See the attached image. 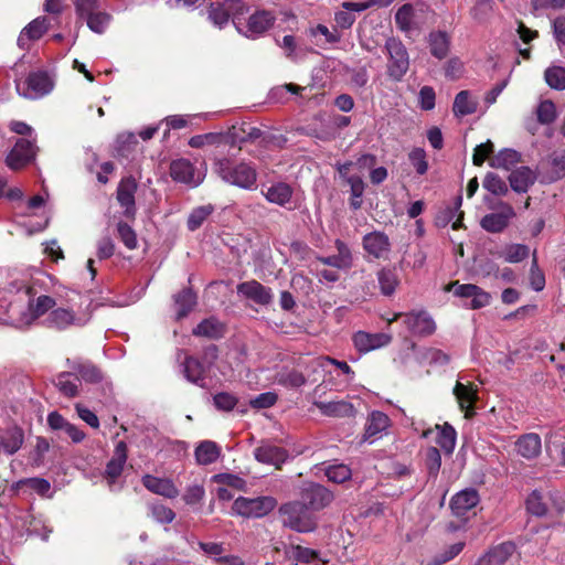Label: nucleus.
<instances>
[{
  "instance_id": "nucleus-8",
  "label": "nucleus",
  "mask_w": 565,
  "mask_h": 565,
  "mask_svg": "<svg viewBox=\"0 0 565 565\" xmlns=\"http://www.w3.org/2000/svg\"><path fill=\"white\" fill-rule=\"evenodd\" d=\"M493 209L497 211L486 214L480 221V226L488 233H501L515 217V211L512 205L503 201L498 202Z\"/></svg>"
},
{
  "instance_id": "nucleus-62",
  "label": "nucleus",
  "mask_w": 565,
  "mask_h": 565,
  "mask_svg": "<svg viewBox=\"0 0 565 565\" xmlns=\"http://www.w3.org/2000/svg\"><path fill=\"white\" fill-rule=\"evenodd\" d=\"M87 22L88 28L95 32V33H103L110 20V15L106 12L97 11L87 19H85Z\"/></svg>"
},
{
  "instance_id": "nucleus-21",
  "label": "nucleus",
  "mask_w": 565,
  "mask_h": 565,
  "mask_svg": "<svg viewBox=\"0 0 565 565\" xmlns=\"http://www.w3.org/2000/svg\"><path fill=\"white\" fill-rule=\"evenodd\" d=\"M392 340V337L387 333H369L364 331H358L353 335V343L358 351L370 352L387 345Z\"/></svg>"
},
{
  "instance_id": "nucleus-5",
  "label": "nucleus",
  "mask_w": 565,
  "mask_h": 565,
  "mask_svg": "<svg viewBox=\"0 0 565 565\" xmlns=\"http://www.w3.org/2000/svg\"><path fill=\"white\" fill-rule=\"evenodd\" d=\"M387 53V75L395 82H401L409 68V56L401 40L390 38L385 42Z\"/></svg>"
},
{
  "instance_id": "nucleus-12",
  "label": "nucleus",
  "mask_w": 565,
  "mask_h": 565,
  "mask_svg": "<svg viewBox=\"0 0 565 565\" xmlns=\"http://www.w3.org/2000/svg\"><path fill=\"white\" fill-rule=\"evenodd\" d=\"M398 317H402V315H395L390 322L395 321ZM403 317L405 326L414 335L426 337L433 334L436 330V323L427 311H412L403 315Z\"/></svg>"
},
{
  "instance_id": "nucleus-16",
  "label": "nucleus",
  "mask_w": 565,
  "mask_h": 565,
  "mask_svg": "<svg viewBox=\"0 0 565 565\" xmlns=\"http://www.w3.org/2000/svg\"><path fill=\"white\" fill-rule=\"evenodd\" d=\"M237 294L260 306H267L273 301L271 289L262 285L257 280L238 284Z\"/></svg>"
},
{
  "instance_id": "nucleus-26",
  "label": "nucleus",
  "mask_w": 565,
  "mask_h": 565,
  "mask_svg": "<svg viewBox=\"0 0 565 565\" xmlns=\"http://www.w3.org/2000/svg\"><path fill=\"white\" fill-rule=\"evenodd\" d=\"M515 449L518 455L524 459H535L542 451L541 437L535 433L524 434L515 441Z\"/></svg>"
},
{
  "instance_id": "nucleus-41",
  "label": "nucleus",
  "mask_w": 565,
  "mask_h": 565,
  "mask_svg": "<svg viewBox=\"0 0 565 565\" xmlns=\"http://www.w3.org/2000/svg\"><path fill=\"white\" fill-rule=\"evenodd\" d=\"M477 109V103L470 98L467 90L459 92L454 102L452 110L458 117H463L473 114Z\"/></svg>"
},
{
  "instance_id": "nucleus-3",
  "label": "nucleus",
  "mask_w": 565,
  "mask_h": 565,
  "mask_svg": "<svg viewBox=\"0 0 565 565\" xmlns=\"http://www.w3.org/2000/svg\"><path fill=\"white\" fill-rule=\"evenodd\" d=\"M216 172L227 183L250 190L257 181L256 169L246 162L233 164L228 159L216 162Z\"/></svg>"
},
{
  "instance_id": "nucleus-10",
  "label": "nucleus",
  "mask_w": 565,
  "mask_h": 565,
  "mask_svg": "<svg viewBox=\"0 0 565 565\" xmlns=\"http://www.w3.org/2000/svg\"><path fill=\"white\" fill-rule=\"evenodd\" d=\"M55 306V300L50 296H40L31 301L28 307L13 320L15 328L23 329L31 326L38 318L45 315Z\"/></svg>"
},
{
  "instance_id": "nucleus-14",
  "label": "nucleus",
  "mask_w": 565,
  "mask_h": 565,
  "mask_svg": "<svg viewBox=\"0 0 565 565\" xmlns=\"http://www.w3.org/2000/svg\"><path fill=\"white\" fill-rule=\"evenodd\" d=\"M254 457L258 462L271 465L279 469L289 458V454L270 441H263L254 449Z\"/></svg>"
},
{
  "instance_id": "nucleus-39",
  "label": "nucleus",
  "mask_w": 565,
  "mask_h": 565,
  "mask_svg": "<svg viewBox=\"0 0 565 565\" xmlns=\"http://www.w3.org/2000/svg\"><path fill=\"white\" fill-rule=\"evenodd\" d=\"M174 305L177 310V318L182 319L196 305V295L191 289H184L174 296Z\"/></svg>"
},
{
  "instance_id": "nucleus-59",
  "label": "nucleus",
  "mask_w": 565,
  "mask_h": 565,
  "mask_svg": "<svg viewBox=\"0 0 565 565\" xmlns=\"http://www.w3.org/2000/svg\"><path fill=\"white\" fill-rule=\"evenodd\" d=\"M149 509L151 516L159 523L169 524L175 518V513L164 504L153 503L149 507Z\"/></svg>"
},
{
  "instance_id": "nucleus-9",
  "label": "nucleus",
  "mask_w": 565,
  "mask_h": 565,
  "mask_svg": "<svg viewBox=\"0 0 565 565\" xmlns=\"http://www.w3.org/2000/svg\"><path fill=\"white\" fill-rule=\"evenodd\" d=\"M300 497L301 502L308 505L313 513L330 505L334 499L333 493L329 489L315 482L305 484L301 489Z\"/></svg>"
},
{
  "instance_id": "nucleus-1",
  "label": "nucleus",
  "mask_w": 565,
  "mask_h": 565,
  "mask_svg": "<svg viewBox=\"0 0 565 565\" xmlns=\"http://www.w3.org/2000/svg\"><path fill=\"white\" fill-rule=\"evenodd\" d=\"M90 299L81 295L70 299L67 308H56L49 312L45 324L56 330H65L70 327H83L90 319Z\"/></svg>"
},
{
  "instance_id": "nucleus-23",
  "label": "nucleus",
  "mask_w": 565,
  "mask_h": 565,
  "mask_svg": "<svg viewBox=\"0 0 565 565\" xmlns=\"http://www.w3.org/2000/svg\"><path fill=\"white\" fill-rule=\"evenodd\" d=\"M454 395L458 401L460 409L465 412V417H472L475 415V403L478 399L477 388L472 384L467 385L457 382L454 387Z\"/></svg>"
},
{
  "instance_id": "nucleus-52",
  "label": "nucleus",
  "mask_w": 565,
  "mask_h": 565,
  "mask_svg": "<svg viewBox=\"0 0 565 565\" xmlns=\"http://www.w3.org/2000/svg\"><path fill=\"white\" fill-rule=\"evenodd\" d=\"M23 486L29 487L41 495L47 494L51 489L50 482L43 478H28L19 480L14 483L13 488L19 490Z\"/></svg>"
},
{
  "instance_id": "nucleus-35",
  "label": "nucleus",
  "mask_w": 565,
  "mask_h": 565,
  "mask_svg": "<svg viewBox=\"0 0 565 565\" xmlns=\"http://www.w3.org/2000/svg\"><path fill=\"white\" fill-rule=\"evenodd\" d=\"M221 449L216 443L211 440H204L199 444L195 448V460L199 465H211L220 457Z\"/></svg>"
},
{
  "instance_id": "nucleus-13",
  "label": "nucleus",
  "mask_w": 565,
  "mask_h": 565,
  "mask_svg": "<svg viewBox=\"0 0 565 565\" xmlns=\"http://www.w3.org/2000/svg\"><path fill=\"white\" fill-rule=\"evenodd\" d=\"M170 175L177 182H182L191 186L199 185L204 179V172L195 169L186 159H178L170 164Z\"/></svg>"
},
{
  "instance_id": "nucleus-7",
  "label": "nucleus",
  "mask_w": 565,
  "mask_h": 565,
  "mask_svg": "<svg viewBox=\"0 0 565 565\" xmlns=\"http://www.w3.org/2000/svg\"><path fill=\"white\" fill-rule=\"evenodd\" d=\"M55 85L54 77L46 71L31 72L23 86L17 84V90L21 96L28 99H39L49 95Z\"/></svg>"
},
{
  "instance_id": "nucleus-48",
  "label": "nucleus",
  "mask_w": 565,
  "mask_h": 565,
  "mask_svg": "<svg viewBox=\"0 0 565 565\" xmlns=\"http://www.w3.org/2000/svg\"><path fill=\"white\" fill-rule=\"evenodd\" d=\"M529 254V246L524 244H510L504 247L502 257L507 263L515 264L524 260Z\"/></svg>"
},
{
  "instance_id": "nucleus-61",
  "label": "nucleus",
  "mask_w": 565,
  "mask_h": 565,
  "mask_svg": "<svg viewBox=\"0 0 565 565\" xmlns=\"http://www.w3.org/2000/svg\"><path fill=\"white\" fill-rule=\"evenodd\" d=\"M237 403V397L227 392H221L213 396L214 406L222 412L233 411Z\"/></svg>"
},
{
  "instance_id": "nucleus-2",
  "label": "nucleus",
  "mask_w": 565,
  "mask_h": 565,
  "mask_svg": "<svg viewBox=\"0 0 565 565\" xmlns=\"http://www.w3.org/2000/svg\"><path fill=\"white\" fill-rule=\"evenodd\" d=\"M282 524L299 533L313 532L318 519L315 513L301 501L284 503L279 508Z\"/></svg>"
},
{
  "instance_id": "nucleus-46",
  "label": "nucleus",
  "mask_w": 565,
  "mask_h": 565,
  "mask_svg": "<svg viewBox=\"0 0 565 565\" xmlns=\"http://www.w3.org/2000/svg\"><path fill=\"white\" fill-rule=\"evenodd\" d=\"M546 84L557 90L565 89V67L563 66H550L544 73Z\"/></svg>"
},
{
  "instance_id": "nucleus-63",
  "label": "nucleus",
  "mask_w": 565,
  "mask_h": 565,
  "mask_svg": "<svg viewBox=\"0 0 565 565\" xmlns=\"http://www.w3.org/2000/svg\"><path fill=\"white\" fill-rule=\"evenodd\" d=\"M213 481L237 490H245L247 486L246 481L242 477L232 473L215 475L213 477Z\"/></svg>"
},
{
  "instance_id": "nucleus-36",
  "label": "nucleus",
  "mask_w": 565,
  "mask_h": 565,
  "mask_svg": "<svg viewBox=\"0 0 565 565\" xmlns=\"http://www.w3.org/2000/svg\"><path fill=\"white\" fill-rule=\"evenodd\" d=\"M70 367L76 372L82 380L89 383H97L102 381V372L97 366L88 361H70Z\"/></svg>"
},
{
  "instance_id": "nucleus-44",
  "label": "nucleus",
  "mask_w": 565,
  "mask_h": 565,
  "mask_svg": "<svg viewBox=\"0 0 565 565\" xmlns=\"http://www.w3.org/2000/svg\"><path fill=\"white\" fill-rule=\"evenodd\" d=\"M465 545V542H457L447 546L445 550L434 555L427 565H444L452 561L462 552Z\"/></svg>"
},
{
  "instance_id": "nucleus-56",
  "label": "nucleus",
  "mask_w": 565,
  "mask_h": 565,
  "mask_svg": "<svg viewBox=\"0 0 565 565\" xmlns=\"http://www.w3.org/2000/svg\"><path fill=\"white\" fill-rule=\"evenodd\" d=\"M526 509L530 513L536 516H543L547 512V507L543 501V497L540 491L534 490L526 499Z\"/></svg>"
},
{
  "instance_id": "nucleus-55",
  "label": "nucleus",
  "mask_w": 565,
  "mask_h": 565,
  "mask_svg": "<svg viewBox=\"0 0 565 565\" xmlns=\"http://www.w3.org/2000/svg\"><path fill=\"white\" fill-rule=\"evenodd\" d=\"M483 188L487 189L494 195H505L508 193V186L505 182L495 173H487L483 180Z\"/></svg>"
},
{
  "instance_id": "nucleus-45",
  "label": "nucleus",
  "mask_w": 565,
  "mask_h": 565,
  "mask_svg": "<svg viewBox=\"0 0 565 565\" xmlns=\"http://www.w3.org/2000/svg\"><path fill=\"white\" fill-rule=\"evenodd\" d=\"M305 375L297 370H285L278 372L276 375V382L279 385L297 388L306 384Z\"/></svg>"
},
{
  "instance_id": "nucleus-22",
  "label": "nucleus",
  "mask_w": 565,
  "mask_h": 565,
  "mask_svg": "<svg viewBox=\"0 0 565 565\" xmlns=\"http://www.w3.org/2000/svg\"><path fill=\"white\" fill-rule=\"evenodd\" d=\"M142 484L150 492L168 499H174L179 495L178 487L169 478H158L152 475H146L142 477Z\"/></svg>"
},
{
  "instance_id": "nucleus-58",
  "label": "nucleus",
  "mask_w": 565,
  "mask_h": 565,
  "mask_svg": "<svg viewBox=\"0 0 565 565\" xmlns=\"http://www.w3.org/2000/svg\"><path fill=\"white\" fill-rule=\"evenodd\" d=\"M315 364L319 367L326 369L328 365H335L344 375L348 376V381L351 382L354 377V372L351 366L344 361H338L330 356L318 358L315 361Z\"/></svg>"
},
{
  "instance_id": "nucleus-42",
  "label": "nucleus",
  "mask_w": 565,
  "mask_h": 565,
  "mask_svg": "<svg viewBox=\"0 0 565 565\" xmlns=\"http://www.w3.org/2000/svg\"><path fill=\"white\" fill-rule=\"evenodd\" d=\"M78 382L79 379L72 373L63 372L56 376L55 385L63 395L74 397L78 393Z\"/></svg>"
},
{
  "instance_id": "nucleus-40",
  "label": "nucleus",
  "mask_w": 565,
  "mask_h": 565,
  "mask_svg": "<svg viewBox=\"0 0 565 565\" xmlns=\"http://www.w3.org/2000/svg\"><path fill=\"white\" fill-rule=\"evenodd\" d=\"M520 161L521 156L518 151L513 149H503L491 159L490 166L497 169L510 170Z\"/></svg>"
},
{
  "instance_id": "nucleus-19",
  "label": "nucleus",
  "mask_w": 565,
  "mask_h": 565,
  "mask_svg": "<svg viewBox=\"0 0 565 565\" xmlns=\"http://www.w3.org/2000/svg\"><path fill=\"white\" fill-rule=\"evenodd\" d=\"M275 18L271 12L266 10L256 11L247 21L246 30H242L243 35L249 39H256L265 33L274 23Z\"/></svg>"
},
{
  "instance_id": "nucleus-57",
  "label": "nucleus",
  "mask_w": 565,
  "mask_h": 565,
  "mask_svg": "<svg viewBox=\"0 0 565 565\" xmlns=\"http://www.w3.org/2000/svg\"><path fill=\"white\" fill-rule=\"evenodd\" d=\"M537 120L543 125L552 124L556 119V107L552 100H543L536 109Z\"/></svg>"
},
{
  "instance_id": "nucleus-53",
  "label": "nucleus",
  "mask_w": 565,
  "mask_h": 565,
  "mask_svg": "<svg viewBox=\"0 0 565 565\" xmlns=\"http://www.w3.org/2000/svg\"><path fill=\"white\" fill-rule=\"evenodd\" d=\"M530 286L534 291H542L545 287V275L540 269L536 254H533L530 267Z\"/></svg>"
},
{
  "instance_id": "nucleus-47",
  "label": "nucleus",
  "mask_w": 565,
  "mask_h": 565,
  "mask_svg": "<svg viewBox=\"0 0 565 565\" xmlns=\"http://www.w3.org/2000/svg\"><path fill=\"white\" fill-rule=\"evenodd\" d=\"M324 475L331 482L343 483L351 479L352 471L344 463H333L326 468Z\"/></svg>"
},
{
  "instance_id": "nucleus-43",
  "label": "nucleus",
  "mask_w": 565,
  "mask_h": 565,
  "mask_svg": "<svg viewBox=\"0 0 565 565\" xmlns=\"http://www.w3.org/2000/svg\"><path fill=\"white\" fill-rule=\"evenodd\" d=\"M214 212L212 204L201 205L191 211L188 217L186 226L191 232L200 228L206 218Z\"/></svg>"
},
{
  "instance_id": "nucleus-33",
  "label": "nucleus",
  "mask_w": 565,
  "mask_h": 565,
  "mask_svg": "<svg viewBox=\"0 0 565 565\" xmlns=\"http://www.w3.org/2000/svg\"><path fill=\"white\" fill-rule=\"evenodd\" d=\"M437 430L436 443L440 446L445 454L451 455L456 447L457 433L456 429L449 424L436 425Z\"/></svg>"
},
{
  "instance_id": "nucleus-11",
  "label": "nucleus",
  "mask_w": 565,
  "mask_h": 565,
  "mask_svg": "<svg viewBox=\"0 0 565 565\" xmlns=\"http://www.w3.org/2000/svg\"><path fill=\"white\" fill-rule=\"evenodd\" d=\"M515 553L516 545L513 542H502L490 546L472 565H507Z\"/></svg>"
},
{
  "instance_id": "nucleus-27",
  "label": "nucleus",
  "mask_w": 565,
  "mask_h": 565,
  "mask_svg": "<svg viewBox=\"0 0 565 565\" xmlns=\"http://www.w3.org/2000/svg\"><path fill=\"white\" fill-rule=\"evenodd\" d=\"M24 444V433L13 426L0 434V455L12 456L18 452Z\"/></svg>"
},
{
  "instance_id": "nucleus-29",
  "label": "nucleus",
  "mask_w": 565,
  "mask_h": 565,
  "mask_svg": "<svg viewBox=\"0 0 565 565\" xmlns=\"http://www.w3.org/2000/svg\"><path fill=\"white\" fill-rule=\"evenodd\" d=\"M50 21L45 17H39L31 21L20 33L18 45L28 47L30 41L39 40L49 29Z\"/></svg>"
},
{
  "instance_id": "nucleus-18",
  "label": "nucleus",
  "mask_w": 565,
  "mask_h": 565,
  "mask_svg": "<svg viewBox=\"0 0 565 565\" xmlns=\"http://www.w3.org/2000/svg\"><path fill=\"white\" fill-rule=\"evenodd\" d=\"M127 452L128 450L126 443L122 440L118 441L115 446L114 455L107 462L105 469V478L107 479L110 488L115 484L116 480L119 478L124 470L128 458Z\"/></svg>"
},
{
  "instance_id": "nucleus-64",
  "label": "nucleus",
  "mask_w": 565,
  "mask_h": 565,
  "mask_svg": "<svg viewBox=\"0 0 565 565\" xmlns=\"http://www.w3.org/2000/svg\"><path fill=\"white\" fill-rule=\"evenodd\" d=\"M99 7V0H75L76 12L83 19L97 12Z\"/></svg>"
},
{
  "instance_id": "nucleus-24",
  "label": "nucleus",
  "mask_w": 565,
  "mask_h": 565,
  "mask_svg": "<svg viewBox=\"0 0 565 565\" xmlns=\"http://www.w3.org/2000/svg\"><path fill=\"white\" fill-rule=\"evenodd\" d=\"M480 498L476 489L468 488L456 493L450 502L451 511L457 516H463L468 511L477 507Z\"/></svg>"
},
{
  "instance_id": "nucleus-28",
  "label": "nucleus",
  "mask_w": 565,
  "mask_h": 565,
  "mask_svg": "<svg viewBox=\"0 0 565 565\" xmlns=\"http://www.w3.org/2000/svg\"><path fill=\"white\" fill-rule=\"evenodd\" d=\"M390 426V418L386 414L374 411L372 412L366 420L365 431L363 435V440L373 443L377 439L381 434L386 430Z\"/></svg>"
},
{
  "instance_id": "nucleus-31",
  "label": "nucleus",
  "mask_w": 565,
  "mask_h": 565,
  "mask_svg": "<svg viewBox=\"0 0 565 565\" xmlns=\"http://www.w3.org/2000/svg\"><path fill=\"white\" fill-rule=\"evenodd\" d=\"M209 366L193 356H188L183 362V373L185 379L200 387H205L206 385L205 374Z\"/></svg>"
},
{
  "instance_id": "nucleus-25",
  "label": "nucleus",
  "mask_w": 565,
  "mask_h": 565,
  "mask_svg": "<svg viewBox=\"0 0 565 565\" xmlns=\"http://www.w3.org/2000/svg\"><path fill=\"white\" fill-rule=\"evenodd\" d=\"M313 405L328 417H353L355 415L354 406L344 399L315 401Z\"/></svg>"
},
{
  "instance_id": "nucleus-6",
  "label": "nucleus",
  "mask_w": 565,
  "mask_h": 565,
  "mask_svg": "<svg viewBox=\"0 0 565 565\" xmlns=\"http://www.w3.org/2000/svg\"><path fill=\"white\" fill-rule=\"evenodd\" d=\"M247 11L243 0H223L212 2L209 9V19L217 28H223L228 23L230 17H233V23L241 32L239 17Z\"/></svg>"
},
{
  "instance_id": "nucleus-51",
  "label": "nucleus",
  "mask_w": 565,
  "mask_h": 565,
  "mask_svg": "<svg viewBox=\"0 0 565 565\" xmlns=\"http://www.w3.org/2000/svg\"><path fill=\"white\" fill-rule=\"evenodd\" d=\"M222 332V326L215 319H205L201 323H199L193 333L195 335H202L207 338H216Z\"/></svg>"
},
{
  "instance_id": "nucleus-60",
  "label": "nucleus",
  "mask_w": 565,
  "mask_h": 565,
  "mask_svg": "<svg viewBox=\"0 0 565 565\" xmlns=\"http://www.w3.org/2000/svg\"><path fill=\"white\" fill-rule=\"evenodd\" d=\"M408 160L418 174L423 175L427 172L428 162L426 158V151L423 148H414L408 153Z\"/></svg>"
},
{
  "instance_id": "nucleus-49",
  "label": "nucleus",
  "mask_w": 565,
  "mask_h": 565,
  "mask_svg": "<svg viewBox=\"0 0 565 565\" xmlns=\"http://www.w3.org/2000/svg\"><path fill=\"white\" fill-rule=\"evenodd\" d=\"M414 8L412 4H403L395 13L396 25L402 31H411L413 28Z\"/></svg>"
},
{
  "instance_id": "nucleus-50",
  "label": "nucleus",
  "mask_w": 565,
  "mask_h": 565,
  "mask_svg": "<svg viewBox=\"0 0 565 565\" xmlns=\"http://www.w3.org/2000/svg\"><path fill=\"white\" fill-rule=\"evenodd\" d=\"M117 233L124 245L132 250L138 247L137 234L134 228L125 222L117 223Z\"/></svg>"
},
{
  "instance_id": "nucleus-17",
  "label": "nucleus",
  "mask_w": 565,
  "mask_h": 565,
  "mask_svg": "<svg viewBox=\"0 0 565 565\" xmlns=\"http://www.w3.org/2000/svg\"><path fill=\"white\" fill-rule=\"evenodd\" d=\"M363 248L372 257L386 258L391 250L388 236L380 231H374L363 236Z\"/></svg>"
},
{
  "instance_id": "nucleus-32",
  "label": "nucleus",
  "mask_w": 565,
  "mask_h": 565,
  "mask_svg": "<svg viewBox=\"0 0 565 565\" xmlns=\"http://www.w3.org/2000/svg\"><path fill=\"white\" fill-rule=\"evenodd\" d=\"M535 179V173L529 167H520L509 175L510 185L518 193L526 192Z\"/></svg>"
},
{
  "instance_id": "nucleus-20",
  "label": "nucleus",
  "mask_w": 565,
  "mask_h": 565,
  "mask_svg": "<svg viewBox=\"0 0 565 565\" xmlns=\"http://www.w3.org/2000/svg\"><path fill=\"white\" fill-rule=\"evenodd\" d=\"M137 183L134 178L122 179L117 189V200L125 209L126 217L134 218L136 214L135 193Z\"/></svg>"
},
{
  "instance_id": "nucleus-15",
  "label": "nucleus",
  "mask_w": 565,
  "mask_h": 565,
  "mask_svg": "<svg viewBox=\"0 0 565 565\" xmlns=\"http://www.w3.org/2000/svg\"><path fill=\"white\" fill-rule=\"evenodd\" d=\"M35 156V146L28 139H19L6 158L7 166L18 170L29 163Z\"/></svg>"
},
{
  "instance_id": "nucleus-54",
  "label": "nucleus",
  "mask_w": 565,
  "mask_h": 565,
  "mask_svg": "<svg viewBox=\"0 0 565 565\" xmlns=\"http://www.w3.org/2000/svg\"><path fill=\"white\" fill-rule=\"evenodd\" d=\"M425 465L428 475L436 478L441 466V456L436 447H428L425 450Z\"/></svg>"
},
{
  "instance_id": "nucleus-37",
  "label": "nucleus",
  "mask_w": 565,
  "mask_h": 565,
  "mask_svg": "<svg viewBox=\"0 0 565 565\" xmlns=\"http://www.w3.org/2000/svg\"><path fill=\"white\" fill-rule=\"evenodd\" d=\"M450 46V38L444 31H436L429 34V49L433 56L443 60L447 56Z\"/></svg>"
},
{
  "instance_id": "nucleus-34",
  "label": "nucleus",
  "mask_w": 565,
  "mask_h": 565,
  "mask_svg": "<svg viewBox=\"0 0 565 565\" xmlns=\"http://www.w3.org/2000/svg\"><path fill=\"white\" fill-rule=\"evenodd\" d=\"M263 194L268 202L282 206L291 200L292 189L287 183L278 182L263 190Z\"/></svg>"
},
{
  "instance_id": "nucleus-30",
  "label": "nucleus",
  "mask_w": 565,
  "mask_h": 565,
  "mask_svg": "<svg viewBox=\"0 0 565 565\" xmlns=\"http://www.w3.org/2000/svg\"><path fill=\"white\" fill-rule=\"evenodd\" d=\"M260 129L250 126L249 124H241L233 126L226 134V143L241 145L247 141L256 140L260 137Z\"/></svg>"
},
{
  "instance_id": "nucleus-38",
  "label": "nucleus",
  "mask_w": 565,
  "mask_h": 565,
  "mask_svg": "<svg viewBox=\"0 0 565 565\" xmlns=\"http://www.w3.org/2000/svg\"><path fill=\"white\" fill-rule=\"evenodd\" d=\"M377 281L383 296H392L399 285L397 273L393 268H382L377 271Z\"/></svg>"
},
{
  "instance_id": "nucleus-4",
  "label": "nucleus",
  "mask_w": 565,
  "mask_h": 565,
  "mask_svg": "<svg viewBox=\"0 0 565 565\" xmlns=\"http://www.w3.org/2000/svg\"><path fill=\"white\" fill-rule=\"evenodd\" d=\"M277 507V500L271 495L256 498L238 497L232 504V514L244 519H262Z\"/></svg>"
}]
</instances>
